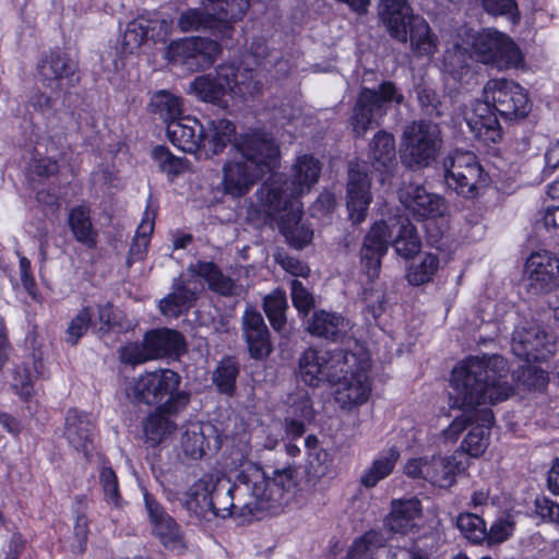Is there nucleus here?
Instances as JSON below:
<instances>
[{
	"mask_svg": "<svg viewBox=\"0 0 559 559\" xmlns=\"http://www.w3.org/2000/svg\"><path fill=\"white\" fill-rule=\"evenodd\" d=\"M64 436L68 442L85 456L94 447V423L92 418L76 409H70L66 417Z\"/></svg>",
	"mask_w": 559,
	"mask_h": 559,
	"instance_id": "obj_28",
	"label": "nucleus"
},
{
	"mask_svg": "<svg viewBox=\"0 0 559 559\" xmlns=\"http://www.w3.org/2000/svg\"><path fill=\"white\" fill-rule=\"evenodd\" d=\"M443 167L448 188L464 198H474L487 185L488 178L472 152H452Z\"/></svg>",
	"mask_w": 559,
	"mask_h": 559,
	"instance_id": "obj_14",
	"label": "nucleus"
},
{
	"mask_svg": "<svg viewBox=\"0 0 559 559\" xmlns=\"http://www.w3.org/2000/svg\"><path fill=\"white\" fill-rule=\"evenodd\" d=\"M151 22L150 37L156 41H165L173 28V21L166 17L148 19Z\"/></svg>",
	"mask_w": 559,
	"mask_h": 559,
	"instance_id": "obj_64",
	"label": "nucleus"
},
{
	"mask_svg": "<svg viewBox=\"0 0 559 559\" xmlns=\"http://www.w3.org/2000/svg\"><path fill=\"white\" fill-rule=\"evenodd\" d=\"M235 133V126L229 120H211L203 127L202 147L218 154L231 142Z\"/></svg>",
	"mask_w": 559,
	"mask_h": 559,
	"instance_id": "obj_37",
	"label": "nucleus"
},
{
	"mask_svg": "<svg viewBox=\"0 0 559 559\" xmlns=\"http://www.w3.org/2000/svg\"><path fill=\"white\" fill-rule=\"evenodd\" d=\"M202 8L188 9L183 11L178 19V26L182 32H199L209 29L214 34H218V26L215 17L212 15L210 4L203 3Z\"/></svg>",
	"mask_w": 559,
	"mask_h": 559,
	"instance_id": "obj_38",
	"label": "nucleus"
},
{
	"mask_svg": "<svg viewBox=\"0 0 559 559\" xmlns=\"http://www.w3.org/2000/svg\"><path fill=\"white\" fill-rule=\"evenodd\" d=\"M290 286L294 307L298 310L299 313L307 316L310 309L314 306L312 294L309 293L308 289L298 280H293Z\"/></svg>",
	"mask_w": 559,
	"mask_h": 559,
	"instance_id": "obj_58",
	"label": "nucleus"
},
{
	"mask_svg": "<svg viewBox=\"0 0 559 559\" xmlns=\"http://www.w3.org/2000/svg\"><path fill=\"white\" fill-rule=\"evenodd\" d=\"M297 486V469L290 465L276 468L272 475L257 464L245 466L224 495L213 493L212 516L239 518L243 522L277 513Z\"/></svg>",
	"mask_w": 559,
	"mask_h": 559,
	"instance_id": "obj_2",
	"label": "nucleus"
},
{
	"mask_svg": "<svg viewBox=\"0 0 559 559\" xmlns=\"http://www.w3.org/2000/svg\"><path fill=\"white\" fill-rule=\"evenodd\" d=\"M76 71V62L60 51L45 55L37 64L39 81L56 92H66L73 87L78 82Z\"/></svg>",
	"mask_w": 559,
	"mask_h": 559,
	"instance_id": "obj_20",
	"label": "nucleus"
},
{
	"mask_svg": "<svg viewBox=\"0 0 559 559\" xmlns=\"http://www.w3.org/2000/svg\"><path fill=\"white\" fill-rule=\"evenodd\" d=\"M11 389L17 394L24 402L32 399L34 394V384L29 371L23 367L17 366L13 369Z\"/></svg>",
	"mask_w": 559,
	"mask_h": 559,
	"instance_id": "obj_53",
	"label": "nucleus"
},
{
	"mask_svg": "<svg viewBox=\"0 0 559 559\" xmlns=\"http://www.w3.org/2000/svg\"><path fill=\"white\" fill-rule=\"evenodd\" d=\"M536 513L545 521L559 524V504L548 498H537Z\"/></svg>",
	"mask_w": 559,
	"mask_h": 559,
	"instance_id": "obj_63",
	"label": "nucleus"
},
{
	"mask_svg": "<svg viewBox=\"0 0 559 559\" xmlns=\"http://www.w3.org/2000/svg\"><path fill=\"white\" fill-rule=\"evenodd\" d=\"M151 22L145 16H139L129 22L122 37L124 53H134L150 36Z\"/></svg>",
	"mask_w": 559,
	"mask_h": 559,
	"instance_id": "obj_45",
	"label": "nucleus"
},
{
	"mask_svg": "<svg viewBox=\"0 0 559 559\" xmlns=\"http://www.w3.org/2000/svg\"><path fill=\"white\" fill-rule=\"evenodd\" d=\"M120 358L122 362L130 365H138L152 360L145 338L142 343H129L123 346L120 350Z\"/></svg>",
	"mask_w": 559,
	"mask_h": 559,
	"instance_id": "obj_57",
	"label": "nucleus"
},
{
	"mask_svg": "<svg viewBox=\"0 0 559 559\" xmlns=\"http://www.w3.org/2000/svg\"><path fill=\"white\" fill-rule=\"evenodd\" d=\"M443 68L454 80L461 81L468 73L467 51L460 43L453 49H447L443 56Z\"/></svg>",
	"mask_w": 559,
	"mask_h": 559,
	"instance_id": "obj_49",
	"label": "nucleus"
},
{
	"mask_svg": "<svg viewBox=\"0 0 559 559\" xmlns=\"http://www.w3.org/2000/svg\"><path fill=\"white\" fill-rule=\"evenodd\" d=\"M417 98L423 108L429 115H440L439 105L440 100L436 92L428 85L420 83L416 86Z\"/></svg>",
	"mask_w": 559,
	"mask_h": 559,
	"instance_id": "obj_60",
	"label": "nucleus"
},
{
	"mask_svg": "<svg viewBox=\"0 0 559 559\" xmlns=\"http://www.w3.org/2000/svg\"><path fill=\"white\" fill-rule=\"evenodd\" d=\"M521 381L527 388L542 390L546 386L548 377L544 370L528 366L523 369Z\"/></svg>",
	"mask_w": 559,
	"mask_h": 559,
	"instance_id": "obj_62",
	"label": "nucleus"
},
{
	"mask_svg": "<svg viewBox=\"0 0 559 559\" xmlns=\"http://www.w3.org/2000/svg\"><path fill=\"white\" fill-rule=\"evenodd\" d=\"M154 217L155 213L153 211H145L144 217L138 227L130 247L128 259L129 264L134 261H141L145 258L151 240V235L154 230Z\"/></svg>",
	"mask_w": 559,
	"mask_h": 559,
	"instance_id": "obj_44",
	"label": "nucleus"
},
{
	"mask_svg": "<svg viewBox=\"0 0 559 559\" xmlns=\"http://www.w3.org/2000/svg\"><path fill=\"white\" fill-rule=\"evenodd\" d=\"M399 457L400 453L395 449H389L381 453L361 475V485L366 488L374 487L380 480L384 479L393 472Z\"/></svg>",
	"mask_w": 559,
	"mask_h": 559,
	"instance_id": "obj_40",
	"label": "nucleus"
},
{
	"mask_svg": "<svg viewBox=\"0 0 559 559\" xmlns=\"http://www.w3.org/2000/svg\"><path fill=\"white\" fill-rule=\"evenodd\" d=\"M221 52L217 41L205 37H189L174 41L168 47L173 63L195 72L210 68Z\"/></svg>",
	"mask_w": 559,
	"mask_h": 559,
	"instance_id": "obj_16",
	"label": "nucleus"
},
{
	"mask_svg": "<svg viewBox=\"0 0 559 559\" xmlns=\"http://www.w3.org/2000/svg\"><path fill=\"white\" fill-rule=\"evenodd\" d=\"M152 156L159 169L169 177H176L189 167L187 159L175 156L165 146H156L152 152Z\"/></svg>",
	"mask_w": 559,
	"mask_h": 559,
	"instance_id": "obj_51",
	"label": "nucleus"
},
{
	"mask_svg": "<svg viewBox=\"0 0 559 559\" xmlns=\"http://www.w3.org/2000/svg\"><path fill=\"white\" fill-rule=\"evenodd\" d=\"M403 100V94L389 81L383 82L378 90L361 88L352 116L353 131L357 136H364L373 124L379 123V119L385 115L389 104L399 105Z\"/></svg>",
	"mask_w": 559,
	"mask_h": 559,
	"instance_id": "obj_13",
	"label": "nucleus"
},
{
	"mask_svg": "<svg viewBox=\"0 0 559 559\" xmlns=\"http://www.w3.org/2000/svg\"><path fill=\"white\" fill-rule=\"evenodd\" d=\"M442 146L439 126L430 121H415L403 132L401 159L411 168L428 167Z\"/></svg>",
	"mask_w": 559,
	"mask_h": 559,
	"instance_id": "obj_10",
	"label": "nucleus"
},
{
	"mask_svg": "<svg viewBox=\"0 0 559 559\" xmlns=\"http://www.w3.org/2000/svg\"><path fill=\"white\" fill-rule=\"evenodd\" d=\"M484 10L491 15H509L513 17L518 12L514 0H483Z\"/></svg>",
	"mask_w": 559,
	"mask_h": 559,
	"instance_id": "obj_61",
	"label": "nucleus"
},
{
	"mask_svg": "<svg viewBox=\"0 0 559 559\" xmlns=\"http://www.w3.org/2000/svg\"><path fill=\"white\" fill-rule=\"evenodd\" d=\"M144 502L153 535L166 549L178 554L185 551V534L176 520L151 495H144Z\"/></svg>",
	"mask_w": 559,
	"mask_h": 559,
	"instance_id": "obj_18",
	"label": "nucleus"
},
{
	"mask_svg": "<svg viewBox=\"0 0 559 559\" xmlns=\"http://www.w3.org/2000/svg\"><path fill=\"white\" fill-rule=\"evenodd\" d=\"M478 62L499 70L521 68L524 56L515 43L506 34L488 28L472 36V55Z\"/></svg>",
	"mask_w": 559,
	"mask_h": 559,
	"instance_id": "obj_12",
	"label": "nucleus"
},
{
	"mask_svg": "<svg viewBox=\"0 0 559 559\" xmlns=\"http://www.w3.org/2000/svg\"><path fill=\"white\" fill-rule=\"evenodd\" d=\"M348 319L336 312L314 311L307 321V331L318 337L332 342L343 341L350 331Z\"/></svg>",
	"mask_w": 559,
	"mask_h": 559,
	"instance_id": "obj_27",
	"label": "nucleus"
},
{
	"mask_svg": "<svg viewBox=\"0 0 559 559\" xmlns=\"http://www.w3.org/2000/svg\"><path fill=\"white\" fill-rule=\"evenodd\" d=\"M369 369V360L356 356V364L346 366L345 371L331 382L335 386L334 400L342 409L349 411L367 403L372 392Z\"/></svg>",
	"mask_w": 559,
	"mask_h": 559,
	"instance_id": "obj_15",
	"label": "nucleus"
},
{
	"mask_svg": "<svg viewBox=\"0 0 559 559\" xmlns=\"http://www.w3.org/2000/svg\"><path fill=\"white\" fill-rule=\"evenodd\" d=\"M400 202L419 218H435L442 216L445 211L443 199L428 192L417 183H405L399 191Z\"/></svg>",
	"mask_w": 559,
	"mask_h": 559,
	"instance_id": "obj_23",
	"label": "nucleus"
},
{
	"mask_svg": "<svg viewBox=\"0 0 559 559\" xmlns=\"http://www.w3.org/2000/svg\"><path fill=\"white\" fill-rule=\"evenodd\" d=\"M274 259L286 272L294 276L307 277L310 273L307 264L294 257H289L283 251L276 252Z\"/></svg>",
	"mask_w": 559,
	"mask_h": 559,
	"instance_id": "obj_59",
	"label": "nucleus"
},
{
	"mask_svg": "<svg viewBox=\"0 0 559 559\" xmlns=\"http://www.w3.org/2000/svg\"><path fill=\"white\" fill-rule=\"evenodd\" d=\"M456 525L463 536L474 544H480L487 538L485 521L474 513H461Z\"/></svg>",
	"mask_w": 559,
	"mask_h": 559,
	"instance_id": "obj_47",
	"label": "nucleus"
},
{
	"mask_svg": "<svg viewBox=\"0 0 559 559\" xmlns=\"http://www.w3.org/2000/svg\"><path fill=\"white\" fill-rule=\"evenodd\" d=\"M364 168V165L357 162H352L348 168L346 206L354 224L365 221L372 200L370 180Z\"/></svg>",
	"mask_w": 559,
	"mask_h": 559,
	"instance_id": "obj_21",
	"label": "nucleus"
},
{
	"mask_svg": "<svg viewBox=\"0 0 559 559\" xmlns=\"http://www.w3.org/2000/svg\"><path fill=\"white\" fill-rule=\"evenodd\" d=\"M231 73L233 66H221L216 69L215 75L197 76L190 84V92L203 102L219 104L230 88Z\"/></svg>",
	"mask_w": 559,
	"mask_h": 559,
	"instance_id": "obj_26",
	"label": "nucleus"
},
{
	"mask_svg": "<svg viewBox=\"0 0 559 559\" xmlns=\"http://www.w3.org/2000/svg\"><path fill=\"white\" fill-rule=\"evenodd\" d=\"M356 364V355L342 349L307 348L298 359V377L307 385L318 388L334 382L346 366Z\"/></svg>",
	"mask_w": 559,
	"mask_h": 559,
	"instance_id": "obj_9",
	"label": "nucleus"
},
{
	"mask_svg": "<svg viewBox=\"0 0 559 559\" xmlns=\"http://www.w3.org/2000/svg\"><path fill=\"white\" fill-rule=\"evenodd\" d=\"M150 108L167 126L182 118V99L167 91L155 93L151 98Z\"/></svg>",
	"mask_w": 559,
	"mask_h": 559,
	"instance_id": "obj_41",
	"label": "nucleus"
},
{
	"mask_svg": "<svg viewBox=\"0 0 559 559\" xmlns=\"http://www.w3.org/2000/svg\"><path fill=\"white\" fill-rule=\"evenodd\" d=\"M92 320V312L88 308L82 309L69 323L67 341L76 344L78 341L87 332Z\"/></svg>",
	"mask_w": 559,
	"mask_h": 559,
	"instance_id": "obj_56",
	"label": "nucleus"
},
{
	"mask_svg": "<svg viewBox=\"0 0 559 559\" xmlns=\"http://www.w3.org/2000/svg\"><path fill=\"white\" fill-rule=\"evenodd\" d=\"M526 273L536 289L549 288L559 276V255L548 251L532 253L526 262Z\"/></svg>",
	"mask_w": 559,
	"mask_h": 559,
	"instance_id": "obj_30",
	"label": "nucleus"
},
{
	"mask_svg": "<svg viewBox=\"0 0 559 559\" xmlns=\"http://www.w3.org/2000/svg\"><path fill=\"white\" fill-rule=\"evenodd\" d=\"M530 110L528 94L519 83L491 79L483 88V99L472 102L464 118L475 138L488 145L502 139L497 114L506 119H516L525 117Z\"/></svg>",
	"mask_w": 559,
	"mask_h": 559,
	"instance_id": "obj_3",
	"label": "nucleus"
},
{
	"mask_svg": "<svg viewBox=\"0 0 559 559\" xmlns=\"http://www.w3.org/2000/svg\"><path fill=\"white\" fill-rule=\"evenodd\" d=\"M286 294L276 288L264 297L263 310L274 330L281 331L286 323Z\"/></svg>",
	"mask_w": 559,
	"mask_h": 559,
	"instance_id": "obj_46",
	"label": "nucleus"
},
{
	"mask_svg": "<svg viewBox=\"0 0 559 559\" xmlns=\"http://www.w3.org/2000/svg\"><path fill=\"white\" fill-rule=\"evenodd\" d=\"M395 141L391 133L379 131L369 144L368 158L374 171L389 174L395 166Z\"/></svg>",
	"mask_w": 559,
	"mask_h": 559,
	"instance_id": "obj_34",
	"label": "nucleus"
},
{
	"mask_svg": "<svg viewBox=\"0 0 559 559\" xmlns=\"http://www.w3.org/2000/svg\"><path fill=\"white\" fill-rule=\"evenodd\" d=\"M99 479L106 502L116 508L120 507L121 497L119 493L118 479L112 468L104 466L100 469Z\"/></svg>",
	"mask_w": 559,
	"mask_h": 559,
	"instance_id": "obj_54",
	"label": "nucleus"
},
{
	"mask_svg": "<svg viewBox=\"0 0 559 559\" xmlns=\"http://www.w3.org/2000/svg\"><path fill=\"white\" fill-rule=\"evenodd\" d=\"M477 415L478 423L467 432L460 449L456 450L462 451L467 459L480 457L489 445V429L493 423V414L486 406H481Z\"/></svg>",
	"mask_w": 559,
	"mask_h": 559,
	"instance_id": "obj_32",
	"label": "nucleus"
},
{
	"mask_svg": "<svg viewBox=\"0 0 559 559\" xmlns=\"http://www.w3.org/2000/svg\"><path fill=\"white\" fill-rule=\"evenodd\" d=\"M320 173V162L314 156L305 154L297 157L288 180L283 182L273 180L264 185L280 186L282 189L280 195L283 200L299 201V198L308 193L318 182Z\"/></svg>",
	"mask_w": 559,
	"mask_h": 559,
	"instance_id": "obj_19",
	"label": "nucleus"
},
{
	"mask_svg": "<svg viewBox=\"0 0 559 559\" xmlns=\"http://www.w3.org/2000/svg\"><path fill=\"white\" fill-rule=\"evenodd\" d=\"M423 508L417 498L393 500L385 527L392 533L407 535L419 530Z\"/></svg>",
	"mask_w": 559,
	"mask_h": 559,
	"instance_id": "obj_25",
	"label": "nucleus"
},
{
	"mask_svg": "<svg viewBox=\"0 0 559 559\" xmlns=\"http://www.w3.org/2000/svg\"><path fill=\"white\" fill-rule=\"evenodd\" d=\"M166 415H170L164 409L152 413L144 421L143 430L145 442L150 447H156L164 442L176 429V425Z\"/></svg>",
	"mask_w": 559,
	"mask_h": 559,
	"instance_id": "obj_39",
	"label": "nucleus"
},
{
	"mask_svg": "<svg viewBox=\"0 0 559 559\" xmlns=\"http://www.w3.org/2000/svg\"><path fill=\"white\" fill-rule=\"evenodd\" d=\"M190 278L176 282L174 290L159 301V309L164 316L176 318L190 309L198 294L202 290V284L197 277L203 278L210 289L223 296H236L240 294V287L234 281L224 275L213 262L198 261L188 266Z\"/></svg>",
	"mask_w": 559,
	"mask_h": 559,
	"instance_id": "obj_6",
	"label": "nucleus"
},
{
	"mask_svg": "<svg viewBox=\"0 0 559 559\" xmlns=\"http://www.w3.org/2000/svg\"><path fill=\"white\" fill-rule=\"evenodd\" d=\"M239 373L237 362L231 358L223 359L213 373V381L219 392L231 395L235 391L236 379Z\"/></svg>",
	"mask_w": 559,
	"mask_h": 559,
	"instance_id": "obj_48",
	"label": "nucleus"
},
{
	"mask_svg": "<svg viewBox=\"0 0 559 559\" xmlns=\"http://www.w3.org/2000/svg\"><path fill=\"white\" fill-rule=\"evenodd\" d=\"M181 378L170 369H156L141 374L130 386L128 394L139 403L154 405L162 403L158 409L177 414L189 403L190 396L179 391Z\"/></svg>",
	"mask_w": 559,
	"mask_h": 559,
	"instance_id": "obj_8",
	"label": "nucleus"
},
{
	"mask_svg": "<svg viewBox=\"0 0 559 559\" xmlns=\"http://www.w3.org/2000/svg\"><path fill=\"white\" fill-rule=\"evenodd\" d=\"M407 41H409L411 50L417 57L430 58L439 49L438 36L420 15L413 20L412 27L408 29Z\"/></svg>",
	"mask_w": 559,
	"mask_h": 559,
	"instance_id": "obj_35",
	"label": "nucleus"
},
{
	"mask_svg": "<svg viewBox=\"0 0 559 559\" xmlns=\"http://www.w3.org/2000/svg\"><path fill=\"white\" fill-rule=\"evenodd\" d=\"M219 484L217 474H205L185 492L182 507L197 520L210 521L214 510L213 493Z\"/></svg>",
	"mask_w": 559,
	"mask_h": 559,
	"instance_id": "obj_22",
	"label": "nucleus"
},
{
	"mask_svg": "<svg viewBox=\"0 0 559 559\" xmlns=\"http://www.w3.org/2000/svg\"><path fill=\"white\" fill-rule=\"evenodd\" d=\"M415 15L407 0H381L379 17L389 35L399 43L406 44L408 29Z\"/></svg>",
	"mask_w": 559,
	"mask_h": 559,
	"instance_id": "obj_24",
	"label": "nucleus"
},
{
	"mask_svg": "<svg viewBox=\"0 0 559 559\" xmlns=\"http://www.w3.org/2000/svg\"><path fill=\"white\" fill-rule=\"evenodd\" d=\"M469 466L462 451H454L450 455H431L411 459L404 466L408 477L427 480L433 486L449 488L455 484L457 474L464 473Z\"/></svg>",
	"mask_w": 559,
	"mask_h": 559,
	"instance_id": "obj_11",
	"label": "nucleus"
},
{
	"mask_svg": "<svg viewBox=\"0 0 559 559\" xmlns=\"http://www.w3.org/2000/svg\"><path fill=\"white\" fill-rule=\"evenodd\" d=\"M169 141L186 153H195L202 147L203 126L193 117L185 116L167 126Z\"/></svg>",
	"mask_w": 559,
	"mask_h": 559,
	"instance_id": "obj_31",
	"label": "nucleus"
},
{
	"mask_svg": "<svg viewBox=\"0 0 559 559\" xmlns=\"http://www.w3.org/2000/svg\"><path fill=\"white\" fill-rule=\"evenodd\" d=\"M281 190L276 185H263L255 193L259 211L278 223L282 234L293 247L302 248L311 241L313 231L300 223L301 203L283 200L280 195Z\"/></svg>",
	"mask_w": 559,
	"mask_h": 559,
	"instance_id": "obj_7",
	"label": "nucleus"
},
{
	"mask_svg": "<svg viewBox=\"0 0 559 559\" xmlns=\"http://www.w3.org/2000/svg\"><path fill=\"white\" fill-rule=\"evenodd\" d=\"M230 88L228 93L235 96L247 99L254 97L262 92V82L257 79L255 72L249 69H235L233 67V73L229 76Z\"/></svg>",
	"mask_w": 559,
	"mask_h": 559,
	"instance_id": "obj_42",
	"label": "nucleus"
},
{
	"mask_svg": "<svg viewBox=\"0 0 559 559\" xmlns=\"http://www.w3.org/2000/svg\"><path fill=\"white\" fill-rule=\"evenodd\" d=\"M393 235L392 246L400 257L409 259L419 252L420 238L407 217L400 216L390 224L383 221L374 223L360 249L361 267L370 280L379 276L381 259L385 255Z\"/></svg>",
	"mask_w": 559,
	"mask_h": 559,
	"instance_id": "obj_5",
	"label": "nucleus"
},
{
	"mask_svg": "<svg viewBox=\"0 0 559 559\" xmlns=\"http://www.w3.org/2000/svg\"><path fill=\"white\" fill-rule=\"evenodd\" d=\"M242 330L251 357L260 359L271 353L269 331L260 312L247 309L242 317Z\"/></svg>",
	"mask_w": 559,
	"mask_h": 559,
	"instance_id": "obj_29",
	"label": "nucleus"
},
{
	"mask_svg": "<svg viewBox=\"0 0 559 559\" xmlns=\"http://www.w3.org/2000/svg\"><path fill=\"white\" fill-rule=\"evenodd\" d=\"M280 147L265 132L241 135L223 166L222 191L238 199L246 195L265 174L280 165Z\"/></svg>",
	"mask_w": 559,
	"mask_h": 559,
	"instance_id": "obj_4",
	"label": "nucleus"
},
{
	"mask_svg": "<svg viewBox=\"0 0 559 559\" xmlns=\"http://www.w3.org/2000/svg\"><path fill=\"white\" fill-rule=\"evenodd\" d=\"M512 352L525 361H544L555 354L556 343L536 322H523L512 334Z\"/></svg>",
	"mask_w": 559,
	"mask_h": 559,
	"instance_id": "obj_17",
	"label": "nucleus"
},
{
	"mask_svg": "<svg viewBox=\"0 0 559 559\" xmlns=\"http://www.w3.org/2000/svg\"><path fill=\"white\" fill-rule=\"evenodd\" d=\"M148 352L152 359H157L168 355H178L183 350V338L175 330L158 329L145 334Z\"/></svg>",
	"mask_w": 559,
	"mask_h": 559,
	"instance_id": "obj_36",
	"label": "nucleus"
},
{
	"mask_svg": "<svg viewBox=\"0 0 559 559\" xmlns=\"http://www.w3.org/2000/svg\"><path fill=\"white\" fill-rule=\"evenodd\" d=\"M205 437L198 424L190 425L181 437L183 453L193 460L201 459L204 454Z\"/></svg>",
	"mask_w": 559,
	"mask_h": 559,
	"instance_id": "obj_52",
	"label": "nucleus"
},
{
	"mask_svg": "<svg viewBox=\"0 0 559 559\" xmlns=\"http://www.w3.org/2000/svg\"><path fill=\"white\" fill-rule=\"evenodd\" d=\"M439 269V259L431 254H424L417 263H414L407 273V280L412 285L419 286L432 280Z\"/></svg>",
	"mask_w": 559,
	"mask_h": 559,
	"instance_id": "obj_50",
	"label": "nucleus"
},
{
	"mask_svg": "<svg viewBox=\"0 0 559 559\" xmlns=\"http://www.w3.org/2000/svg\"><path fill=\"white\" fill-rule=\"evenodd\" d=\"M69 226L75 239L87 246L96 245V231L92 227L90 211L84 206H76L69 213Z\"/></svg>",
	"mask_w": 559,
	"mask_h": 559,
	"instance_id": "obj_43",
	"label": "nucleus"
},
{
	"mask_svg": "<svg viewBox=\"0 0 559 559\" xmlns=\"http://www.w3.org/2000/svg\"><path fill=\"white\" fill-rule=\"evenodd\" d=\"M508 374V361L500 355L468 357L453 368L452 406L464 412L442 431L445 441L455 442L468 425L478 423L481 406L502 402L513 393Z\"/></svg>",
	"mask_w": 559,
	"mask_h": 559,
	"instance_id": "obj_1",
	"label": "nucleus"
},
{
	"mask_svg": "<svg viewBox=\"0 0 559 559\" xmlns=\"http://www.w3.org/2000/svg\"><path fill=\"white\" fill-rule=\"evenodd\" d=\"M515 522L510 514L498 518L487 531L486 540L488 544H500L506 542L513 533Z\"/></svg>",
	"mask_w": 559,
	"mask_h": 559,
	"instance_id": "obj_55",
	"label": "nucleus"
},
{
	"mask_svg": "<svg viewBox=\"0 0 559 559\" xmlns=\"http://www.w3.org/2000/svg\"><path fill=\"white\" fill-rule=\"evenodd\" d=\"M203 3L210 4L222 38L231 37V24L242 19L250 5L249 0H203Z\"/></svg>",
	"mask_w": 559,
	"mask_h": 559,
	"instance_id": "obj_33",
	"label": "nucleus"
}]
</instances>
